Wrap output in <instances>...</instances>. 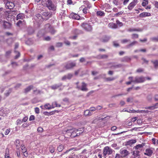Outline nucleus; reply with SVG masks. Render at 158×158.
Masks as SVG:
<instances>
[{
    "mask_svg": "<svg viewBox=\"0 0 158 158\" xmlns=\"http://www.w3.org/2000/svg\"><path fill=\"white\" fill-rule=\"evenodd\" d=\"M41 4L43 6L48 7L49 10H55L56 9L55 6L52 3L50 0H42Z\"/></svg>",
    "mask_w": 158,
    "mask_h": 158,
    "instance_id": "f257e3e1",
    "label": "nucleus"
},
{
    "mask_svg": "<svg viewBox=\"0 0 158 158\" xmlns=\"http://www.w3.org/2000/svg\"><path fill=\"white\" fill-rule=\"evenodd\" d=\"M45 29L47 32H50L52 34H54L56 31L49 24H47L45 26Z\"/></svg>",
    "mask_w": 158,
    "mask_h": 158,
    "instance_id": "f03ea898",
    "label": "nucleus"
},
{
    "mask_svg": "<svg viewBox=\"0 0 158 158\" xmlns=\"http://www.w3.org/2000/svg\"><path fill=\"white\" fill-rule=\"evenodd\" d=\"M113 152V150L108 146L105 147L103 150V155L104 157L106 155L111 154Z\"/></svg>",
    "mask_w": 158,
    "mask_h": 158,
    "instance_id": "7ed1b4c3",
    "label": "nucleus"
},
{
    "mask_svg": "<svg viewBox=\"0 0 158 158\" xmlns=\"http://www.w3.org/2000/svg\"><path fill=\"white\" fill-rule=\"evenodd\" d=\"M76 65V63L75 62H69L65 64L64 67L66 69H73Z\"/></svg>",
    "mask_w": 158,
    "mask_h": 158,
    "instance_id": "20e7f679",
    "label": "nucleus"
},
{
    "mask_svg": "<svg viewBox=\"0 0 158 158\" xmlns=\"http://www.w3.org/2000/svg\"><path fill=\"white\" fill-rule=\"evenodd\" d=\"M154 150V148H147L145 150L144 154L145 155L150 157L152 155Z\"/></svg>",
    "mask_w": 158,
    "mask_h": 158,
    "instance_id": "39448f33",
    "label": "nucleus"
},
{
    "mask_svg": "<svg viewBox=\"0 0 158 158\" xmlns=\"http://www.w3.org/2000/svg\"><path fill=\"white\" fill-rule=\"evenodd\" d=\"M119 152L122 158L127 157L130 154L129 152L127 150L123 148L120 150Z\"/></svg>",
    "mask_w": 158,
    "mask_h": 158,
    "instance_id": "423d86ee",
    "label": "nucleus"
},
{
    "mask_svg": "<svg viewBox=\"0 0 158 158\" xmlns=\"http://www.w3.org/2000/svg\"><path fill=\"white\" fill-rule=\"evenodd\" d=\"M145 81V77H135L134 80L133 81L135 83H141Z\"/></svg>",
    "mask_w": 158,
    "mask_h": 158,
    "instance_id": "0eeeda50",
    "label": "nucleus"
},
{
    "mask_svg": "<svg viewBox=\"0 0 158 158\" xmlns=\"http://www.w3.org/2000/svg\"><path fill=\"white\" fill-rule=\"evenodd\" d=\"M15 5L14 4L10 1H8L6 3L5 5V7L6 9H12L14 7Z\"/></svg>",
    "mask_w": 158,
    "mask_h": 158,
    "instance_id": "6e6552de",
    "label": "nucleus"
},
{
    "mask_svg": "<svg viewBox=\"0 0 158 158\" xmlns=\"http://www.w3.org/2000/svg\"><path fill=\"white\" fill-rule=\"evenodd\" d=\"M87 85L84 82H82L81 88L79 86H77V88L81 90L82 91H87L88 90L87 88L86 87Z\"/></svg>",
    "mask_w": 158,
    "mask_h": 158,
    "instance_id": "1a4fd4ad",
    "label": "nucleus"
},
{
    "mask_svg": "<svg viewBox=\"0 0 158 158\" xmlns=\"http://www.w3.org/2000/svg\"><path fill=\"white\" fill-rule=\"evenodd\" d=\"M82 26L87 31H91L92 29L91 26L87 23H83Z\"/></svg>",
    "mask_w": 158,
    "mask_h": 158,
    "instance_id": "9d476101",
    "label": "nucleus"
},
{
    "mask_svg": "<svg viewBox=\"0 0 158 158\" xmlns=\"http://www.w3.org/2000/svg\"><path fill=\"white\" fill-rule=\"evenodd\" d=\"M137 2V0H134L128 6V8L129 10L132 9V8L135 6Z\"/></svg>",
    "mask_w": 158,
    "mask_h": 158,
    "instance_id": "9b49d317",
    "label": "nucleus"
},
{
    "mask_svg": "<svg viewBox=\"0 0 158 158\" xmlns=\"http://www.w3.org/2000/svg\"><path fill=\"white\" fill-rule=\"evenodd\" d=\"M3 23V26L5 28H10L11 27V24L6 21H2Z\"/></svg>",
    "mask_w": 158,
    "mask_h": 158,
    "instance_id": "f8f14e48",
    "label": "nucleus"
},
{
    "mask_svg": "<svg viewBox=\"0 0 158 158\" xmlns=\"http://www.w3.org/2000/svg\"><path fill=\"white\" fill-rule=\"evenodd\" d=\"M145 144L144 143H142L141 144L137 145L134 147V149L135 150H140L145 145Z\"/></svg>",
    "mask_w": 158,
    "mask_h": 158,
    "instance_id": "ddd939ff",
    "label": "nucleus"
},
{
    "mask_svg": "<svg viewBox=\"0 0 158 158\" xmlns=\"http://www.w3.org/2000/svg\"><path fill=\"white\" fill-rule=\"evenodd\" d=\"M70 16L73 19L78 20L80 18V16L74 13H71Z\"/></svg>",
    "mask_w": 158,
    "mask_h": 158,
    "instance_id": "4468645a",
    "label": "nucleus"
},
{
    "mask_svg": "<svg viewBox=\"0 0 158 158\" xmlns=\"http://www.w3.org/2000/svg\"><path fill=\"white\" fill-rule=\"evenodd\" d=\"M143 29L141 28H130L127 30V31L129 32L133 31H139L141 32L142 31Z\"/></svg>",
    "mask_w": 158,
    "mask_h": 158,
    "instance_id": "2eb2a0df",
    "label": "nucleus"
},
{
    "mask_svg": "<svg viewBox=\"0 0 158 158\" xmlns=\"http://www.w3.org/2000/svg\"><path fill=\"white\" fill-rule=\"evenodd\" d=\"M8 113V111L6 109H2L0 111V115L3 117L6 116Z\"/></svg>",
    "mask_w": 158,
    "mask_h": 158,
    "instance_id": "dca6fc26",
    "label": "nucleus"
},
{
    "mask_svg": "<svg viewBox=\"0 0 158 158\" xmlns=\"http://www.w3.org/2000/svg\"><path fill=\"white\" fill-rule=\"evenodd\" d=\"M136 142V141L135 139H132L129 140L126 142L125 145L131 146L132 144L135 143Z\"/></svg>",
    "mask_w": 158,
    "mask_h": 158,
    "instance_id": "f3484780",
    "label": "nucleus"
},
{
    "mask_svg": "<svg viewBox=\"0 0 158 158\" xmlns=\"http://www.w3.org/2000/svg\"><path fill=\"white\" fill-rule=\"evenodd\" d=\"M151 62L153 64L155 68L158 69V60H152Z\"/></svg>",
    "mask_w": 158,
    "mask_h": 158,
    "instance_id": "a211bd4d",
    "label": "nucleus"
},
{
    "mask_svg": "<svg viewBox=\"0 0 158 158\" xmlns=\"http://www.w3.org/2000/svg\"><path fill=\"white\" fill-rule=\"evenodd\" d=\"M62 85V84L59 83V84H56L50 87L52 89H58L59 87H60Z\"/></svg>",
    "mask_w": 158,
    "mask_h": 158,
    "instance_id": "6ab92c4d",
    "label": "nucleus"
},
{
    "mask_svg": "<svg viewBox=\"0 0 158 158\" xmlns=\"http://www.w3.org/2000/svg\"><path fill=\"white\" fill-rule=\"evenodd\" d=\"M108 26L109 27L111 28L116 29L118 27L117 25L113 23H109Z\"/></svg>",
    "mask_w": 158,
    "mask_h": 158,
    "instance_id": "aec40b11",
    "label": "nucleus"
},
{
    "mask_svg": "<svg viewBox=\"0 0 158 158\" xmlns=\"http://www.w3.org/2000/svg\"><path fill=\"white\" fill-rule=\"evenodd\" d=\"M158 108V103L155 104L154 105L148 107L146 108V109H149L150 110H153L157 108Z\"/></svg>",
    "mask_w": 158,
    "mask_h": 158,
    "instance_id": "412c9836",
    "label": "nucleus"
},
{
    "mask_svg": "<svg viewBox=\"0 0 158 158\" xmlns=\"http://www.w3.org/2000/svg\"><path fill=\"white\" fill-rule=\"evenodd\" d=\"M151 15V14L150 13L146 12H143L141 13L140 14V17H143L145 16H149Z\"/></svg>",
    "mask_w": 158,
    "mask_h": 158,
    "instance_id": "4be33fe9",
    "label": "nucleus"
},
{
    "mask_svg": "<svg viewBox=\"0 0 158 158\" xmlns=\"http://www.w3.org/2000/svg\"><path fill=\"white\" fill-rule=\"evenodd\" d=\"M131 58L128 56H125L121 59L122 62H128L131 60Z\"/></svg>",
    "mask_w": 158,
    "mask_h": 158,
    "instance_id": "5701e85b",
    "label": "nucleus"
},
{
    "mask_svg": "<svg viewBox=\"0 0 158 158\" xmlns=\"http://www.w3.org/2000/svg\"><path fill=\"white\" fill-rule=\"evenodd\" d=\"M44 107L47 109L50 110L52 108H54L53 106L52 105H51L49 103L46 104L44 106Z\"/></svg>",
    "mask_w": 158,
    "mask_h": 158,
    "instance_id": "b1692460",
    "label": "nucleus"
},
{
    "mask_svg": "<svg viewBox=\"0 0 158 158\" xmlns=\"http://www.w3.org/2000/svg\"><path fill=\"white\" fill-rule=\"evenodd\" d=\"M43 15L45 16L50 17L51 16L52 14H50L48 10H45V12L43 13Z\"/></svg>",
    "mask_w": 158,
    "mask_h": 158,
    "instance_id": "393cba45",
    "label": "nucleus"
},
{
    "mask_svg": "<svg viewBox=\"0 0 158 158\" xmlns=\"http://www.w3.org/2000/svg\"><path fill=\"white\" fill-rule=\"evenodd\" d=\"M139 151L138 150H136L134 151L133 155L134 156V158H138L139 157Z\"/></svg>",
    "mask_w": 158,
    "mask_h": 158,
    "instance_id": "a878e982",
    "label": "nucleus"
},
{
    "mask_svg": "<svg viewBox=\"0 0 158 158\" xmlns=\"http://www.w3.org/2000/svg\"><path fill=\"white\" fill-rule=\"evenodd\" d=\"M92 114V113L90 112V110H85L84 113V114L85 116H90Z\"/></svg>",
    "mask_w": 158,
    "mask_h": 158,
    "instance_id": "bb28decb",
    "label": "nucleus"
},
{
    "mask_svg": "<svg viewBox=\"0 0 158 158\" xmlns=\"http://www.w3.org/2000/svg\"><path fill=\"white\" fill-rule=\"evenodd\" d=\"M33 88L32 85H30L25 89V92L27 93L29 91Z\"/></svg>",
    "mask_w": 158,
    "mask_h": 158,
    "instance_id": "cd10ccee",
    "label": "nucleus"
},
{
    "mask_svg": "<svg viewBox=\"0 0 158 158\" xmlns=\"http://www.w3.org/2000/svg\"><path fill=\"white\" fill-rule=\"evenodd\" d=\"M138 43L136 41H134L130 44H129L127 46V47L128 48H129L130 47H132L134 45H135L136 44H137Z\"/></svg>",
    "mask_w": 158,
    "mask_h": 158,
    "instance_id": "c85d7f7f",
    "label": "nucleus"
},
{
    "mask_svg": "<svg viewBox=\"0 0 158 158\" xmlns=\"http://www.w3.org/2000/svg\"><path fill=\"white\" fill-rule=\"evenodd\" d=\"M97 14L98 16H103L105 15V13L103 11H101L100 10L98 11L97 12Z\"/></svg>",
    "mask_w": 158,
    "mask_h": 158,
    "instance_id": "c756f323",
    "label": "nucleus"
},
{
    "mask_svg": "<svg viewBox=\"0 0 158 158\" xmlns=\"http://www.w3.org/2000/svg\"><path fill=\"white\" fill-rule=\"evenodd\" d=\"M23 14L22 13L19 14L17 16V19L18 20L19 19H23Z\"/></svg>",
    "mask_w": 158,
    "mask_h": 158,
    "instance_id": "7c9ffc66",
    "label": "nucleus"
},
{
    "mask_svg": "<svg viewBox=\"0 0 158 158\" xmlns=\"http://www.w3.org/2000/svg\"><path fill=\"white\" fill-rule=\"evenodd\" d=\"M82 130H81V131H82ZM81 131L80 130H79L78 129H77L76 130H75L73 132H72V133H71V135H73V136H74V137H75L76 136H77L78 135V134H80V133H82V132H81V133L80 132H79V133H77V134L76 135L74 136V135H73V134H75V133H76V132L77 131Z\"/></svg>",
    "mask_w": 158,
    "mask_h": 158,
    "instance_id": "2f4dec72",
    "label": "nucleus"
},
{
    "mask_svg": "<svg viewBox=\"0 0 158 158\" xmlns=\"http://www.w3.org/2000/svg\"><path fill=\"white\" fill-rule=\"evenodd\" d=\"M52 106H53L54 108L55 107H60L61 106L60 105L58 104L56 102H52Z\"/></svg>",
    "mask_w": 158,
    "mask_h": 158,
    "instance_id": "473e14b6",
    "label": "nucleus"
},
{
    "mask_svg": "<svg viewBox=\"0 0 158 158\" xmlns=\"http://www.w3.org/2000/svg\"><path fill=\"white\" fill-rule=\"evenodd\" d=\"M109 38L108 37H105L102 39V41L103 42H108L109 40Z\"/></svg>",
    "mask_w": 158,
    "mask_h": 158,
    "instance_id": "72a5a7b5",
    "label": "nucleus"
},
{
    "mask_svg": "<svg viewBox=\"0 0 158 158\" xmlns=\"http://www.w3.org/2000/svg\"><path fill=\"white\" fill-rule=\"evenodd\" d=\"M21 148L22 150V152H25L27 151V149L24 146V145L22 144L21 145Z\"/></svg>",
    "mask_w": 158,
    "mask_h": 158,
    "instance_id": "f704fd0d",
    "label": "nucleus"
},
{
    "mask_svg": "<svg viewBox=\"0 0 158 158\" xmlns=\"http://www.w3.org/2000/svg\"><path fill=\"white\" fill-rule=\"evenodd\" d=\"M148 3V0H143L142 3V5L143 6H145Z\"/></svg>",
    "mask_w": 158,
    "mask_h": 158,
    "instance_id": "c9c22d12",
    "label": "nucleus"
},
{
    "mask_svg": "<svg viewBox=\"0 0 158 158\" xmlns=\"http://www.w3.org/2000/svg\"><path fill=\"white\" fill-rule=\"evenodd\" d=\"M8 152L9 149H6V153L5 156V158H10L9 156V154L8 153H7V152Z\"/></svg>",
    "mask_w": 158,
    "mask_h": 158,
    "instance_id": "e433bc0d",
    "label": "nucleus"
},
{
    "mask_svg": "<svg viewBox=\"0 0 158 158\" xmlns=\"http://www.w3.org/2000/svg\"><path fill=\"white\" fill-rule=\"evenodd\" d=\"M49 150L50 152L52 153L54 152L55 150L54 148L52 146H49Z\"/></svg>",
    "mask_w": 158,
    "mask_h": 158,
    "instance_id": "4c0bfd02",
    "label": "nucleus"
},
{
    "mask_svg": "<svg viewBox=\"0 0 158 158\" xmlns=\"http://www.w3.org/2000/svg\"><path fill=\"white\" fill-rule=\"evenodd\" d=\"M64 147L62 145H60L58 147L57 149L59 152H61L63 149Z\"/></svg>",
    "mask_w": 158,
    "mask_h": 158,
    "instance_id": "58836bf2",
    "label": "nucleus"
},
{
    "mask_svg": "<svg viewBox=\"0 0 158 158\" xmlns=\"http://www.w3.org/2000/svg\"><path fill=\"white\" fill-rule=\"evenodd\" d=\"M20 143V141L19 140H17L16 141V148L17 149H18L20 147V145H19V144Z\"/></svg>",
    "mask_w": 158,
    "mask_h": 158,
    "instance_id": "ea45409f",
    "label": "nucleus"
},
{
    "mask_svg": "<svg viewBox=\"0 0 158 158\" xmlns=\"http://www.w3.org/2000/svg\"><path fill=\"white\" fill-rule=\"evenodd\" d=\"M152 96L151 94L148 95L147 97V99L149 101H152Z\"/></svg>",
    "mask_w": 158,
    "mask_h": 158,
    "instance_id": "a19ab883",
    "label": "nucleus"
},
{
    "mask_svg": "<svg viewBox=\"0 0 158 158\" xmlns=\"http://www.w3.org/2000/svg\"><path fill=\"white\" fill-rule=\"evenodd\" d=\"M139 35L138 34H133L132 35V38L133 39L137 38H138Z\"/></svg>",
    "mask_w": 158,
    "mask_h": 158,
    "instance_id": "79ce46f5",
    "label": "nucleus"
},
{
    "mask_svg": "<svg viewBox=\"0 0 158 158\" xmlns=\"http://www.w3.org/2000/svg\"><path fill=\"white\" fill-rule=\"evenodd\" d=\"M151 40L152 41L157 42L158 41V36L156 37H153L151 38Z\"/></svg>",
    "mask_w": 158,
    "mask_h": 158,
    "instance_id": "37998d69",
    "label": "nucleus"
},
{
    "mask_svg": "<svg viewBox=\"0 0 158 158\" xmlns=\"http://www.w3.org/2000/svg\"><path fill=\"white\" fill-rule=\"evenodd\" d=\"M135 112L137 113H146L148 112V111L138 110L135 111Z\"/></svg>",
    "mask_w": 158,
    "mask_h": 158,
    "instance_id": "c03bdc74",
    "label": "nucleus"
},
{
    "mask_svg": "<svg viewBox=\"0 0 158 158\" xmlns=\"http://www.w3.org/2000/svg\"><path fill=\"white\" fill-rule=\"evenodd\" d=\"M11 89H9L8 91L6 92L5 93V94L6 96L7 97L9 95V94L11 93Z\"/></svg>",
    "mask_w": 158,
    "mask_h": 158,
    "instance_id": "a18cd8bd",
    "label": "nucleus"
},
{
    "mask_svg": "<svg viewBox=\"0 0 158 158\" xmlns=\"http://www.w3.org/2000/svg\"><path fill=\"white\" fill-rule=\"evenodd\" d=\"M130 41V40L124 39L122 40L121 41L122 43H125Z\"/></svg>",
    "mask_w": 158,
    "mask_h": 158,
    "instance_id": "49530a36",
    "label": "nucleus"
},
{
    "mask_svg": "<svg viewBox=\"0 0 158 158\" xmlns=\"http://www.w3.org/2000/svg\"><path fill=\"white\" fill-rule=\"evenodd\" d=\"M123 13V12L122 11H120L119 12L117 13L114 15V16H120L121 15H122Z\"/></svg>",
    "mask_w": 158,
    "mask_h": 158,
    "instance_id": "de8ad7c7",
    "label": "nucleus"
},
{
    "mask_svg": "<svg viewBox=\"0 0 158 158\" xmlns=\"http://www.w3.org/2000/svg\"><path fill=\"white\" fill-rule=\"evenodd\" d=\"M153 3L155 6V7L158 9V2L156 1H154L153 2Z\"/></svg>",
    "mask_w": 158,
    "mask_h": 158,
    "instance_id": "09e8293b",
    "label": "nucleus"
},
{
    "mask_svg": "<svg viewBox=\"0 0 158 158\" xmlns=\"http://www.w3.org/2000/svg\"><path fill=\"white\" fill-rule=\"evenodd\" d=\"M15 52L17 54V55L15 56V58L16 59H17L20 56V53L16 51H15Z\"/></svg>",
    "mask_w": 158,
    "mask_h": 158,
    "instance_id": "8fccbe9b",
    "label": "nucleus"
},
{
    "mask_svg": "<svg viewBox=\"0 0 158 158\" xmlns=\"http://www.w3.org/2000/svg\"><path fill=\"white\" fill-rule=\"evenodd\" d=\"M115 77H108L106 78V80L108 81H112L114 80L115 79Z\"/></svg>",
    "mask_w": 158,
    "mask_h": 158,
    "instance_id": "3c124183",
    "label": "nucleus"
},
{
    "mask_svg": "<svg viewBox=\"0 0 158 158\" xmlns=\"http://www.w3.org/2000/svg\"><path fill=\"white\" fill-rule=\"evenodd\" d=\"M66 75L67 76V79H71L73 77V74L71 73L68 74Z\"/></svg>",
    "mask_w": 158,
    "mask_h": 158,
    "instance_id": "603ef678",
    "label": "nucleus"
},
{
    "mask_svg": "<svg viewBox=\"0 0 158 158\" xmlns=\"http://www.w3.org/2000/svg\"><path fill=\"white\" fill-rule=\"evenodd\" d=\"M62 156H64V157H65V158H71L70 156V155H69L68 154H66L65 155L63 154L62 155Z\"/></svg>",
    "mask_w": 158,
    "mask_h": 158,
    "instance_id": "864d4df0",
    "label": "nucleus"
},
{
    "mask_svg": "<svg viewBox=\"0 0 158 158\" xmlns=\"http://www.w3.org/2000/svg\"><path fill=\"white\" fill-rule=\"evenodd\" d=\"M154 100L156 101H158V94H155L154 97Z\"/></svg>",
    "mask_w": 158,
    "mask_h": 158,
    "instance_id": "5fc2aeb1",
    "label": "nucleus"
},
{
    "mask_svg": "<svg viewBox=\"0 0 158 158\" xmlns=\"http://www.w3.org/2000/svg\"><path fill=\"white\" fill-rule=\"evenodd\" d=\"M10 131V129H7L5 132V135H7L9 133Z\"/></svg>",
    "mask_w": 158,
    "mask_h": 158,
    "instance_id": "6e6d98bb",
    "label": "nucleus"
},
{
    "mask_svg": "<svg viewBox=\"0 0 158 158\" xmlns=\"http://www.w3.org/2000/svg\"><path fill=\"white\" fill-rule=\"evenodd\" d=\"M108 57V56L106 55H101L100 56L101 58L102 59L107 58Z\"/></svg>",
    "mask_w": 158,
    "mask_h": 158,
    "instance_id": "4d7b16f0",
    "label": "nucleus"
},
{
    "mask_svg": "<svg viewBox=\"0 0 158 158\" xmlns=\"http://www.w3.org/2000/svg\"><path fill=\"white\" fill-rule=\"evenodd\" d=\"M22 122V121H21L20 119H18L16 122V124L17 125H19V124H20Z\"/></svg>",
    "mask_w": 158,
    "mask_h": 158,
    "instance_id": "13d9d810",
    "label": "nucleus"
},
{
    "mask_svg": "<svg viewBox=\"0 0 158 158\" xmlns=\"http://www.w3.org/2000/svg\"><path fill=\"white\" fill-rule=\"evenodd\" d=\"M35 119V116L33 115H31L29 118L30 121L33 120Z\"/></svg>",
    "mask_w": 158,
    "mask_h": 158,
    "instance_id": "bf43d9fd",
    "label": "nucleus"
},
{
    "mask_svg": "<svg viewBox=\"0 0 158 158\" xmlns=\"http://www.w3.org/2000/svg\"><path fill=\"white\" fill-rule=\"evenodd\" d=\"M143 69L139 68L138 69L136 70V72L137 73H141L143 72Z\"/></svg>",
    "mask_w": 158,
    "mask_h": 158,
    "instance_id": "052dcab7",
    "label": "nucleus"
},
{
    "mask_svg": "<svg viewBox=\"0 0 158 158\" xmlns=\"http://www.w3.org/2000/svg\"><path fill=\"white\" fill-rule=\"evenodd\" d=\"M40 110L38 107L35 108V112L37 114H39L40 112Z\"/></svg>",
    "mask_w": 158,
    "mask_h": 158,
    "instance_id": "680f3d73",
    "label": "nucleus"
},
{
    "mask_svg": "<svg viewBox=\"0 0 158 158\" xmlns=\"http://www.w3.org/2000/svg\"><path fill=\"white\" fill-rule=\"evenodd\" d=\"M43 131V128L41 127H39L37 129V131L39 132H42Z\"/></svg>",
    "mask_w": 158,
    "mask_h": 158,
    "instance_id": "e2e57ef3",
    "label": "nucleus"
},
{
    "mask_svg": "<svg viewBox=\"0 0 158 158\" xmlns=\"http://www.w3.org/2000/svg\"><path fill=\"white\" fill-rule=\"evenodd\" d=\"M96 110V108L95 107H91L90 108L89 110L91 111H94Z\"/></svg>",
    "mask_w": 158,
    "mask_h": 158,
    "instance_id": "0e129e2a",
    "label": "nucleus"
},
{
    "mask_svg": "<svg viewBox=\"0 0 158 158\" xmlns=\"http://www.w3.org/2000/svg\"><path fill=\"white\" fill-rule=\"evenodd\" d=\"M11 53V51H10L9 50V51H7L6 52V56H9L10 54Z\"/></svg>",
    "mask_w": 158,
    "mask_h": 158,
    "instance_id": "69168bd1",
    "label": "nucleus"
},
{
    "mask_svg": "<svg viewBox=\"0 0 158 158\" xmlns=\"http://www.w3.org/2000/svg\"><path fill=\"white\" fill-rule=\"evenodd\" d=\"M142 60L143 61L144 63H146V64H148V61L146 60L144 58H142Z\"/></svg>",
    "mask_w": 158,
    "mask_h": 158,
    "instance_id": "338daca9",
    "label": "nucleus"
},
{
    "mask_svg": "<svg viewBox=\"0 0 158 158\" xmlns=\"http://www.w3.org/2000/svg\"><path fill=\"white\" fill-rule=\"evenodd\" d=\"M122 158L121 157L120 154H116L114 158Z\"/></svg>",
    "mask_w": 158,
    "mask_h": 158,
    "instance_id": "774afa93",
    "label": "nucleus"
}]
</instances>
